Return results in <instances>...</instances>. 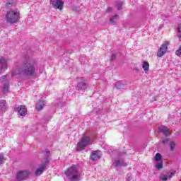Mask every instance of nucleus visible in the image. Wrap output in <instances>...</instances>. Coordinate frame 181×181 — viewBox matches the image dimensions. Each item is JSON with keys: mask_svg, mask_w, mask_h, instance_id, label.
Listing matches in <instances>:
<instances>
[{"mask_svg": "<svg viewBox=\"0 0 181 181\" xmlns=\"http://www.w3.org/2000/svg\"><path fill=\"white\" fill-rule=\"evenodd\" d=\"M11 75L13 76H20L25 78L35 77L36 76V63L30 61L29 57L26 55L25 60L12 70Z\"/></svg>", "mask_w": 181, "mask_h": 181, "instance_id": "f257e3e1", "label": "nucleus"}, {"mask_svg": "<svg viewBox=\"0 0 181 181\" xmlns=\"http://www.w3.org/2000/svg\"><path fill=\"white\" fill-rule=\"evenodd\" d=\"M64 175L69 181H80V173L77 170V165H72L65 172Z\"/></svg>", "mask_w": 181, "mask_h": 181, "instance_id": "f03ea898", "label": "nucleus"}, {"mask_svg": "<svg viewBox=\"0 0 181 181\" xmlns=\"http://www.w3.org/2000/svg\"><path fill=\"white\" fill-rule=\"evenodd\" d=\"M6 20L7 23L13 25L14 23H18L21 21V13L18 9L10 10L7 12L6 16Z\"/></svg>", "mask_w": 181, "mask_h": 181, "instance_id": "7ed1b4c3", "label": "nucleus"}, {"mask_svg": "<svg viewBox=\"0 0 181 181\" xmlns=\"http://www.w3.org/2000/svg\"><path fill=\"white\" fill-rule=\"evenodd\" d=\"M44 155L45 156L44 158V162H42L40 168L36 170L35 173V176H40V175L45 172L47 165H49V162H50V151L45 150Z\"/></svg>", "mask_w": 181, "mask_h": 181, "instance_id": "20e7f679", "label": "nucleus"}, {"mask_svg": "<svg viewBox=\"0 0 181 181\" xmlns=\"http://www.w3.org/2000/svg\"><path fill=\"white\" fill-rule=\"evenodd\" d=\"M91 145V137L90 136H83L81 140L77 144V151H84L86 146Z\"/></svg>", "mask_w": 181, "mask_h": 181, "instance_id": "39448f33", "label": "nucleus"}, {"mask_svg": "<svg viewBox=\"0 0 181 181\" xmlns=\"http://www.w3.org/2000/svg\"><path fill=\"white\" fill-rule=\"evenodd\" d=\"M29 176H30V172L29 170H19L16 175V181L27 180Z\"/></svg>", "mask_w": 181, "mask_h": 181, "instance_id": "423d86ee", "label": "nucleus"}, {"mask_svg": "<svg viewBox=\"0 0 181 181\" xmlns=\"http://www.w3.org/2000/svg\"><path fill=\"white\" fill-rule=\"evenodd\" d=\"M76 88L78 91H85V90H87L88 88V83H87L86 78H81V81L78 82Z\"/></svg>", "mask_w": 181, "mask_h": 181, "instance_id": "0eeeda50", "label": "nucleus"}, {"mask_svg": "<svg viewBox=\"0 0 181 181\" xmlns=\"http://www.w3.org/2000/svg\"><path fill=\"white\" fill-rule=\"evenodd\" d=\"M50 4L52 5L53 8H55V9H59V11L63 9V5H64L63 0H51Z\"/></svg>", "mask_w": 181, "mask_h": 181, "instance_id": "6e6552de", "label": "nucleus"}, {"mask_svg": "<svg viewBox=\"0 0 181 181\" xmlns=\"http://www.w3.org/2000/svg\"><path fill=\"white\" fill-rule=\"evenodd\" d=\"M175 173H176V171L171 170L168 172L167 174H160V179L163 181H166L168 179H172V177L175 176Z\"/></svg>", "mask_w": 181, "mask_h": 181, "instance_id": "1a4fd4ad", "label": "nucleus"}, {"mask_svg": "<svg viewBox=\"0 0 181 181\" xmlns=\"http://www.w3.org/2000/svg\"><path fill=\"white\" fill-rule=\"evenodd\" d=\"M168 46H169V42H166L161 45L159 50L158 51L157 55L158 57H162L168 50Z\"/></svg>", "mask_w": 181, "mask_h": 181, "instance_id": "9d476101", "label": "nucleus"}, {"mask_svg": "<svg viewBox=\"0 0 181 181\" xmlns=\"http://www.w3.org/2000/svg\"><path fill=\"white\" fill-rule=\"evenodd\" d=\"M8 69V61L4 57H0V70L5 71Z\"/></svg>", "mask_w": 181, "mask_h": 181, "instance_id": "9b49d317", "label": "nucleus"}, {"mask_svg": "<svg viewBox=\"0 0 181 181\" xmlns=\"http://www.w3.org/2000/svg\"><path fill=\"white\" fill-rule=\"evenodd\" d=\"M18 115H21V117H25L28 112V110L26 109V107L25 105H20L18 107Z\"/></svg>", "mask_w": 181, "mask_h": 181, "instance_id": "f8f14e48", "label": "nucleus"}, {"mask_svg": "<svg viewBox=\"0 0 181 181\" xmlns=\"http://www.w3.org/2000/svg\"><path fill=\"white\" fill-rule=\"evenodd\" d=\"M101 158V154L100 153V151H93L90 155V158L92 160H98Z\"/></svg>", "mask_w": 181, "mask_h": 181, "instance_id": "ddd939ff", "label": "nucleus"}, {"mask_svg": "<svg viewBox=\"0 0 181 181\" xmlns=\"http://www.w3.org/2000/svg\"><path fill=\"white\" fill-rule=\"evenodd\" d=\"M158 132H162L165 136H168L169 135V128L166 126H160L158 127Z\"/></svg>", "mask_w": 181, "mask_h": 181, "instance_id": "4468645a", "label": "nucleus"}, {"mask_svg": "<svg viewBox=\"0 0 181 181\" xmlns=\"http://www.w3.org/2000/svg\"><path fill=\"white\" fill-rule=\"evenodd\" d=\"M6 108H8L6 100H1L0 101V111H1L2 112H5V111H6Z\"/></svg>", "mask_w": 181, "mask_h": 181, "instance_id": "2eb2a0df", "label": "nucleus"}, {"mask_svg": "<svg viewBox=\"0 0 181 181\" xmlns=\"http://www.w3.org/2000/svg\"><path fill=\"white\" fill-rule=\"evenodd\" d=\"M125 162L124 160H115L113 161V166L118 168V166H126Z\"/></svg>", "mask_w": 181, "mask_h": 181, "instance_id": "dca6fc26", "label": "nucleus"}, {"mask_svg": "<svg viewBox=\"0 0 181 181\" xmlns=\"http://www.w3.org/2000/svg\"><path fill=\"white\" fill-rule=\"evenodd\" d=\"M115 87H116L117 90H124V88H127V84H124L122 81H118L115 84Z\"/></svg>", "mask_w": 181, "mask_h": 181, "instance_id": "f3484780", "label": "nucleus"}, {"mask_svg": "<svg viewBox=\"0 0 181 181\" xmlns=\"http://www.w3.org/2000/svg\"><path fill=\"white\" fill-rule=\"evenodd\" d=\"M45 107V102L44 101H39L37 103V110L38 111H42V110H43V107Z\"/></svg>", "mask_w": 181, "mask_h": 181, "instance_id": "a211bd4d", "label": "nucleus"}, {"mask_svg": "<svg viewBox=\"0 0 181 181\" xmlns=\"http://www.w3.org/2000/svg\"><path fill=\"white\" fill-rule=\"evenodd\" d=\"M177 37L180 42H181V23L177 24Z\"/></svg>", "mask_w": 181, "mask_h": 181, "instance_id": "6ab92c4d", "label": "nucleus"}, {"mask_svg": "<svg viewBox=\"0 0 181 181\" xmlns=\"http://www.w3.org/2000/svg\"><path fill=\"white\" fill-rule=\"evenodd\" d=\"M142 67L145 71V73H148L149 71V63L148 62H144Z\"/></svg>", "mask_w": 181, "mask_h": 181, "instance_id": "aec40b11", "label": "nucleus"}, {"mask_svg": "<svg viewBox=\"0 0 181 181\" xmlns=\"http://www.w3.org/2000/svg\"><path fill=\"white\" fill-rule=\"evenodd\" d=\"M8 91H9V83H6L3 87V93L4 94H6Z\"/></svg>", "mask_w": 181, "mask_h": 181, "instance_id": "412c9836", "label": "nucleus"}, {"mask_svg": "<svg viewBox=\"0 0 181 181\" xmlns=\"http://www.w3.org/2000/svg\"><path fill=\"white\" fill-rule=\"evenodd\" d=\"M123 5H124V3L122 1H117L116 3V7L117 8V11H121V9H122Z\"/></svg>", "mask_w": 181, "mask_h": 181, "instance_id": "4be33fe9", "label": "nucleus"}, {"mask_svg": "<svg viewBox=\"0 0 181 181\" xmlns=\"http://www.w3.org/2000/svg\"><path fill=\"white\" fill-rule=\"evenodd\" d=\"M175 147H176V144L175 143V141H171L170 143V151H171V152H173V151H175Z\"/></svg>", "mask_w": 181, "mask_h": 181, "instance_id": "5701e85b", "label": "nucleus"}, {"mask_svg": "<svg viewBox=\"0 0 181 181\" xmlns=\"http://www.w3.org/2000/svg\"><path fill=\"white\" fill-rule=\"evenodd\" d=\"M155 160L156 162H159V160H162V155L160 153H157L155 156Z\"/></svg>", "mask_w": 181, "mask_h": 181, "instance_id": "b1692460", "label": "nucleus"}, {"mask_svg": "<svg viewBox=\"0 0 181 181\" xmlns=\"http://www.w3.org/2000/svg\"><path fill=\"white\" fill-rule=\"evenodd\" d=\"M6 159H5V156H4V154L0 153V166L1 165L4 164V162H5Z\"/></svg>", "mask_w": 181, "mask_h": 181, "instance_id": "393cba45", "label": "nucleus"}, {"mask_svg": "<svg viewBox=\"0 0 181 181\" xmlns=\"http://www.w3.org/2000/svg\"><path fill=\"white\" fill-rule=\"evenodd\" d=\"M119 18L118 15H115L113 16L112 18H110V21L111 23H114L116 21V19H117Z\"/></svg>", "mask_w": 181, "mask_h": 181, "instance_id": "a878e982", "label": "nucleus"}, {"mask_svg": "<svg viewBox=\"0 0 181 181\" xmlns=\"http://www.w3.org/2000/svg\"><path fill=\"white\" fill-rule=\"evenodd\" d=\"M163 164H162V163H159L156 165V170H160V169H163Z\"/></svg>", "mask_w": 181, "mask_h": 181, "instance_id": "bb28decb", "label": "nucleus"}, {"mask_svg": "<svg viewBox=\"0 0 181 181\" xmlns=\"http://www.w3.org/2000/svg\"><path fill=\"white\" fill-rule=\"evenodd\" d=\"M13 5V0H9L6 3L7 8H11V6Z\"/></svg>", "mask_w": 181, "mask_h": 181, "instance_id": "cd10ccee", "label": "nucleus"}, {"mask_svg": "<svg viewBox=\"0 0 181 181\" xmlns=\"http://www.w3.org/2000/svg\"><path fill=\"white\" fill-rule=\"evenodd\" d=\"M175 54L180 57L181 56V46L179 47V49L175 52Z\"/></svg>", "mask_w": 181, "mask_h": 181, "instance_id": "c85d7f7f", "label": "nucleus"}, {"mask_svg": "<svg viewBox=\"0 0 181 181\" xmlns=\"http://www.w3.org/2000/svg\"><path fill=\"white\" fill-rule=\"evenodd\" d=\"M115 59H117V54H112L110 58V62H114V60H115Z\"/></svg>", "mask_w": 181, "mask_h": 181, "instance_id": "c756f323", "label": "nucleus"}, {"mask_svg": "<svg viewBox=\"0 0 181 181\" xmlns=\"http://www.w3.org/2000/svg\"><path fill=\"white\" fill-rule=\"evenodd\" d=\"M169 142V138L167 139H162V143L163 144H168Z\"/></svg>", "mask_w": 181, "mask_h": 181, "instance_id": "7c9ffc66", "label": "nucleus"}, {"mask_svg": "<svg viewBox=\"0 0 181 181\" xmlns=\"http://www.w3.org/2000/svg\"><path fill=\"white\" fill-rule=\"evenodd\" d=\"M111 11H112V8L108 7L106 12H111Z\"/></svg>", "mask_w": 181, "mask_h": 181, "instance_id": "2f4dec72", "label": "nucleus"}, {"mask_svg": "<svg viewBox=\"0 0 181 181\" xmlns=\"http://www.w3.org/2000/svg\"><path fill=\"white\" fill-rule=\"evenodd\" d=\"M6 76H3L0 78V80H6Z\"/></svg>", "mask_w": 181, "mask_h": 181, "instance_id": "473e14b6", "label": "nucleus"}, {"mask_svg": "<svg viewBox=\"0 0 181 181\" xmlns=\"http://www.w3.org/2000/svg\"><path fill=\"white\" fill-rule=\"evenodd\" d=\"M67 53H69L71 54V53H73V51L72 50H68Z\"/></svg>", "mask_w": 181, "mask_h": 181, "instance_id": "72a5a7b5", "label": "nucleus"}, {"mask_svg": "<svg viewBox=\"0 0 181 181\" xmlns=\"http://www.w3.org/2000/svg\"><path fill=\"white\" fill-rule=\"evenodd\" d=\"M127 181H130L131 178L129 177V176L128 177V178L127 179Z\"/></svg>", "mask_w": 181, "mask_h": 181, "instance_id": "f704fd0d", "label": "nucleus"}]
</instances>
